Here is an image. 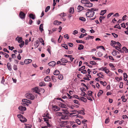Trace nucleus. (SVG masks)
<instances>
[{"label":"nucleus","mask_w":128,"mask_h":128,"mask_svg":"<svg viewBox=\"0 0 128 128\" xmlns=\"http://www.w3.org/2000/svg\"><path fill=\"white\" fill-rule=\"evenodd\" d=\"M63 110L64 111V112H56V114L57 116H62V118L63 119H66L68 118V116H67V114H68L66 113L67 110Z\"/></svg>","instance_id":"1"},{"label":"nucleus","mask_w":128,"mask_h":128,"mask_svg":"<svg viewBox=\"0 0 128 128\" xmlns=\"http://www.w3.org/2000/svg\"><path fill=\"white\" fill-rule=\"evenodd\" d=\"M89 12H86V17L88 18L92 17L94 16L95 12H94L92 11L90 9H88Z\"/></svg>","instance_id":"2"},{"label":"nucleus","mask_w":128,"mask_h":128,"mask_svg":"<svg viewBox=\"0 0 128 128\" xmlns=\"http://www.w3.org/2000/svg\"><path fill=\"white\" fill-rule=\"evenodd\" d=\"M25 96L28 98L30 99L33 100L34 99V96L31 94L28 93L25 94Z\"/></svg>","instance_id":"3"},{"label":"nucleus","mask_w":128,"mask_h":128,"mask_svg":"<svg viewBox=\"0 0 128 128\" xmlns=\"http://www.w3.org/2000/svg\"><path fill=\"white\" fill-rule=\"evenodd\" d=\"M18 109L21 112L20 113L22 114H23L24 113V111L26 110V108L25 107L23 106H20L18 107Z\"/></svg>","instance_id":"4"},{"label":"nucleus","mask_w":128,"mask_h":128,"mask_svg":"<svg viewBox=\"0 0 128 128\" xmlns=\"http://www.w3.org/2000/svg\"><path fill=\"white\" fill-rule=\"evenodd\" d=\"M93 5V4L90 3L88 0H87V2H86L84 6L87 7H90L92 6Z\"/></svg>","instance_id":"5"},{"label":"nucleus","mask_w":128,"mask_h":128,"mask_svg":"<svg viewBox=\"0 0 128 128\" xmlns=\"http://www.w3.org/2000/svg\"><path fill=\"white\" fill-rule=\"evenodd\" d=\"M49 114L48 113L44 114L43 115V116L45 117L43 118V119L44 121L48 122V119H50V117L49 116Z\"/></svg>","instance_id":"6"},{"label":"nucleus","mask_w":128,"mask_h":128,"mask_svg":"<svg viewBox=\"0 0 128 128\" xmlns=\"http://www.w3.org/2000/svg\"><path fill=\"white\" fill-rule=\"evenodd\" d=\"M52 109L53 111L56 112L60 110V108L56 106L52 105Z\"/></svg>","instance_id":"7"},{"label":"nucleus","mask_w":128,"mask_h":128,"mask_svg":"<svg viewBox=\"0 0 128 128\" xmlns=\"http://www.w3.org/2000/svg\"><path fill=\"white\" fill-rule=\"evenodd\" d=\"M56 64V62L54 61H52L49 62L48 64L49 66H52V67H53Z\"/></svg>","instance_id":"8"},{"label":"nucleus","mask_w":128,"mask_h":128,"mask_svg":"<svg viewBox=\"0 0 128 128\" xmlns=\"http://www.w3.org/2000/svg\"><path fill=\"white\" fill-rule=\"evenodd\" d=\"M19 16L22 19H23L25 18V14L22 12H20Z\"/></svg>","instance_id":"9"},{"label":"nucleus","mask_w":128,"mask_h":128,"mask_svg":"<svg viewBox=\"0 0 128 128\" xmlns=\"http://www.w3.org/2000/svg\"><path fill=\"white\" fill-rule=\"evenodd\" d=\"M78 12H80L84 9V8L83 6L80 5H78L77 8Z\"/></svg>","instance_id":"10"},{"label":"nucleus","mask_w":128,"mask_h":128,"mask_svg":"<svg viewBox=\"0 0 128 128\" xmlns=\"http://www.w3.org/2000/svg\"><path fill=\"white\" fill-rule=\"evenodd\" d=\"M32 60L30 59H26L24 60V63L26 64H28L32 62Z\"/></svg>","instance_id":"11"},{"label":"nucleus","mask_w":128,"mask_h":128,"mask_svg":"<svg viewBox=\"0 0 128 128\" xmlns=\"http://www.w3.org/2000/svg\"><path fill=\"white\" fill-rule=\"evenodd\" d=\"M16 40L18 41L19 43H20L23 42L22 38L21 37H18V36L16 38Z\"/></svg>","instance_id":"12"},{"label":"nucleus","mask_w":128,"mask_h":128,"mask_svg":"<svg viewBox=\"0 0 128 128\" xmlns=\"http://www.w3.org/2000/svg\"><path fill=\"white\" fill-rule=\"evenodd\" d=\"M22 101L23 102H24L26 103H28L31 104L32 103V102L30 100L26 99H23L22 100Z\"/></svg>","instance_id":"13"},{"label":"nucleus","mask_w":128,"mask_h":128,"mask_svg":"<svg viewBox=\"0 0 128 128\" xmlns=\"http://www.w3.org/2000/svg\"><path fill=\"white\" fill-rule=\"evenodd\" d=\"M7 68L9 71H11L12 70V68L10 63L8 62L7 64Z\"/></svg>","instance_id":"14"},{"label":"nucleus","mask_w":128,"mask_h":128,"mask_svg":"<svg viewBox=\"0 0 128 128\" xmlns=\"http://www.w3.org/2000/svg\"><path fill=\"white\" fill-rule=\"evenodd\" d=\"M58 106L62 108H66V105L62 103H60L59 104Z\"/></svg>","instance_id":"15"},{"label":"nucleus","mask_w":128,"mask_h":128,"mask_svg":"<svg viewBox=\"0 0 128 128\" xmlns=\"http://www.w3.org/2000/svg\"><path fill=\"white\" fill-rule=\"evenodd\" d=\"M32 90L33 91L35 92L36 93H38L39 89L37 87L33 88H32Z\"/></svg>","instance_id":"16"},{"label":"nucleus","mask_w":128,"mask_h":128,"mask_svg":"<svg viewBox=\"0 0 128 128\" xmlns=\"http://www.w3.org/2000/svg\"><path fill=\"white\" fill-rule=\"evenodd\" d=\"M61 23V22H58V20H56L54 22L53 24L55 25H58Z\"/></svg>","instance_id":"17"},{"label":"nucleus","mask_w":128,"mask_h":128,"mask_svg":"<svg viewBox=\"0 0 128 128\" xmlns=\"http://www.w3.org/2000/svg\"><path fill=\"white\" fill-rule=\"evenodd\" d=\"M39 44L38 40H36L34 44V46L36 48H37L39 46Z\"/></svg>","instance_id":"18"},{"label":"nucleus","mask_w":128,"mask_h":128,"mask_svg":"<svg viewBox=\"0 0 128 128\" xmlns=\"http://www.w3.org/2000/svg\"><path fill=\"white\" fill-rule=\"evenodd\" d=\"M60 73L59 71L58 70H56L54 72V74L55 75H58Z\"/></svg>","instance_id":"19"},{"label":"nucleus","mask_w":128,"mask_h":128,"mask_svg":"<svg viewBox=\"0 0 128 128\" xmlns=\"http://www.w3.org/2000/svg\"><path fill=\"white\" fill-rule=\"evenodd\" d=\"M106 12V10H102L100 12V15L103 16L104 14H105Z\"/></svg>","instance_id":"20"},{"label":"nucleus","mask_w":128,"mask_h":128,"mask_svg":"<svg viewBox=\"0 0 128 128\" xmlns=\"http://www.w3.org/2000/svg\"><path fill=\"white\" fill-rule=\"evenodd\" d=\"M20 121L24 123L27 121V120L24 117L22 118L20 120Z\"/></svg>","instance_id":"21"},{"label":"nucleus","mask_w":128,"mask_h":128,"mask_svg":"<svg viewBox=\"0 0 128 128\" xmlns=\"http://www.w3.org/2000/svg\"><path fill=\"white\" fill-rule=\"evenodd\" d=\"M51 78L53 82H55L56 81V77L53 76H51Z\"/></svg>","instance_id":"22"},{"label":"nucleus","mask_w":128,"mask_h":128,"mask_svg":"<svg viewBox=\"0 0 128 128\" xmlns=\"http://www.w3.org/2000/svg\"><path fill=\"white\" fill-rule=\"evenodd\" d=\"M44 81L46 82H48L50 80V77L49 76H47L44 78Z\"/></svg>","instance_id":"23"},{"label":"nucleus","mask_w":128,"mask_h":128,"mask_svg":"<svg viewBox=\"0 0 128 128\" xmlns=\"http://www.w3.org/2000/svg\"><path fill=\"white\" fill-rule=\"evenodd\" d=\"M43 28V24H41L40 26L39 27V30L41 32H42L44 30V29Z\"/></svg>","instance_id":"24"},{"label":"nucleus","mask_w":128,"mask_h":128,"mask_svg":"<svg viewBox=\"0 0 128 128\" xmlns=\"http://www.w3.org/2000/svg\"><path fill=\"white\" fill-rule=\"evenodd\" d=\"M74 12V8L73 7H70V8L69 12L71 14L73 13Z\"/></svg>","instance_id":"25"},{"label":"nucleus","mask_w":128,"mask_h":128,"mask_svg":"<svg viewBox=\"0 0 128 128\" xmlns=\"http://www.w3.org/2000/svg\"><path fill=\"white\" fill-rule=\"evenodd\" d=\"M79 99L84 102H86L87 100L86 98L84 97H81Z\"/></svg>","instance_id":"26"},{"label":"nucleus","mask_w":128,"mask_h":128,"mask_svg":"<svg viewBox=\"0 0 128 128\" xmlns=\"http://www.w3.org/2000/svg\"><path fill=\"white\" fill-rule=\"evenodd\" d=\"M105 68H105V69H104V71L106 73L108 74L110 72V71L106 67Z\"/></svg>","instance_id":"27"},{"label":"nucleus","mask_w":128,"mask_h":128,"mask_svg":"<svg viewBox=\"0 0 128 128\" xmlns=\"http://www.w3.org/2000/svg\"><path fill=\"white\" fill-rule=\"evenodd\" d=\"M111 43L110 45H111L113 46H114V44H117V42H116L112 40Z\"/></svg>","instance_id":"28"},{"label":"nucleus","mask_w":128,"mask_h":128,"mask_svg":"<svg viewBox=\"0 0 128 128\" xmlns=\"http://www.w3.org/2000/svg\"><path fill=\"white\" fill-rule=\"evenodd\" d=\"M24 124L26 125L24 127L25 128H31L32 126L31 124Z\"/></svg>","instance_id":"29"},{"label":"nucleus","mask_w":128,"mask_h":128,"mask_svg":"<svg viewBox=\"0 0 128 128\" xmlns=\"http://www.w3.org/2000/svg\"><path fill=\"white\" fill-rule=\"evenodd\" d=\"M92 92L91 91H88L87 94L88 96H92Z\"/></svg>","instance_id":"30"},{"label":"nucleus","mask_w":128,"mask_h":128,"mask_svg":"<svg viewBox=\"0 0 128 128\" xmlns=\"http://www.w3.org/2000/svg\"><path fill=\"white\" fill-rule=\"evenodd\" d=\"M84 46H83L82 45H80L78 46V49L79 50H80L82 49H83L84 48Z\"/></svg>","instance_id":"31"},{"label":"nucleus","mask_w":128,"mask_h":128,"mask_svg":"<svg viewBox=\"0 0 128 128\" xmlns=\"http://www.w3.org/2000/svg\"><path fill=\"white\" fill-rule=\"evenodd\" d=\"M77 112H78V114H80L83 115L85 114V113H84V112L83 111V110H82L77 111Z\"/></svg>","instance_id":"32"},{"label":"nucleus","mask_w":128,"mask_h":128,"mask_svg":"<svg viewBox=\"0 0 128 128\" xmlns=\"http://www.w3.org/2000/svg\"><path fill=\"white\" fill-rule=\"evenodd\" d=\"M47 51L50 54H51V52L50 50L51 49V47L50 46H47Z\"/></svg>","instance_id":"33"},{"label":"nucleus","mask_w":128,"mask_h":128,"mask_svg":"<svg viewBox=\"0 0 128 128\" xmlns=\"http://www.w3.org/2000/svg\"><path fill=\"white\" fill-rule=\"evenodd\" d=\"M29 17L32 19H35V16L32 14H31L29 15Z\"/></svg>","instance_id":"34"},{"label":"nucleus","mask_w":128,"mask_h":128,"mask_svg":"<svg viewBox=\"0 0 128 128\" xmlns=\"http://www.w3.org/2000/svg\"><path fill=\"white\" fill-rule=\"evenodd\" d=\"M100 84H102L104 86H106L107 84V83L106 82H103L102 81H100Z\"/></svg>","instance_id":"35"},{"label":"nucleus","mask_w":128,"mask_h":128,"mask_svg":"<svg viewBox=\"0 0 128 128\" xmlns=\"http://www.w3.org/2000/svg\"><path fill=\"white\" fill-rule=\"evenodd\" d=\"M60 61L63 63H66L67 62V60L64 58H62L60 60Z\"/></svg>","instance_id":"36"},{"label":"nucleus","mask_w":128,"mask_h":128,"mask_svg":"<svg viewBox=\"0 0 128 128\" xmlns=\"http://www.w3.org/2000/svg\"><path fill=\"white\" fill-rule=\"evenodd\" d=\"M76 122L78 125H80V121L78 119H77L76 120Z\"/></svg>","instance_id":"37"},{"label":"nucleus","mask_w":128,"mask_h":128,"mask_svg":"<svg viewBox=\"0 0 128 128\" xmlns=\"http://www.w3.org/2000/svg\"><path fill=\"white\" fill-rule=\"evenodd\" d=\"M79 19L82 21L84 22L86 21V19L83 17H80Z\"/></svg>","instance_id":"38"},{"label":"nucleus","mask_w":128,"mask_h":128,"mask_svg":"<svg viewBox=\"0 0 128 128\" xmlns=\"http://www.w3.org/2000/svg\"><path fill=\"white\" fill-rule=\"evenodd\" d=\"M80 95L82 96L86 97L87 95L86 94L85 92H82L80 94Z\"/></svg>","instance_id":"39"},{"label":"nucleus","mask_w":128,"mask_h":128,"mask_svg":"<svg viewBox=\"0 0 128 128\" xmlns=\"http://www.w3.org/2000/svg\"><path fill=\"white\" fill-rule=\"evenodd\" d=\"M63 76L62 75L60 74L58 76V78L60 80H62L63 79Z\"/></svg>","instance_id":"40"},{"label":"nucleus","mask_w":128,"mask_h":128,"mask_svg":"<svg viewBox=\"0 0 128 128\" xmlns=\"http://www.w3.org/2000/svg\"><path fill=\"white\" fill-rule=\"evenodd\" d=\"M17 116L18 118H20V120L23 117L20 114H18L17 115Z\"/></svg>","instance_id":"41"},{"label":"nucleus","mask_w":128,"mask_h":128,"mask_svg":"<svg viewBox=\"0 0 128 128\" xmlns=\"http://www.w3.org/2000/svg\"><path fill=\"white\" fill-rule=\"evenodd\" d=\"M114 28H117L119 29H120L121 28L120 27L119 24H118L114 26Z\"/></svg>","instance_id":"42"},{"label":"nucleus","mask_w":128,"mask_h":128,"mask_svg":"<svg viewBox=\"0 0 128 128\" xmlns=\"http://www.w3.org/2000/svg\"><path fill=\"white\" fill-rule=\"evenodd\" d=\"M45 84L44 83V82H42L40 83L39 84V86H45Z\"/></svg>","instance_id":"43"},{"label":"nucleus","mask_w":128,"mask_h":128,"mask_svg":"<svg viewBox=\"0 0 128 128\" xmlns=\"http://www.w3.org/2000/svg\"><path fill=\"white\" fill-rule=\"evenodd\" d=\"M24 45V42L23 41L22 42L21 44H19V46L20 48L22 47Z\"/></svg>","instance_id":"44"},{"label":"nucleus","mask_w":128,"mask_h":128,"mask_svg":"<svg viewBox=\"0 0 128 128\" xmlns=\"http://www.w3.org/2000/svg\"><path fill=\"white\" fill-rule=\"evenodd\" d=\"M115 78L118 81H119L120 80L122 79L121 77L119 78L118 77H115Z\"/></svg>","instance_id":"45"},{"label":"nucleus","mask_w":128,"mask_h":128,"mask_svg":"<svg viewBox=\"0 0 128 128\" xmlns=\"http://www.w3.org/2000/svg\"><path fill=\"white\" fill-rule=\"evenodd\" d=\"M50 6H47L46 8L45 12H47L48 10L50 9Z\"/></svg>","instance_id":"46"},{"label":"nucleus","mask_w":128,"mask_h":128,"mask_svg":"<svg viewBox=\"0 0 128 128\" xmlns=\"http://www.w3.org/2000/svg\"><path fill=\"white\" fill-rule=\"evenodd\" d=\"M87 0H82L81 1V2L82 4H84L86 3V2H87Z\"/></svg>","instance_id":"47"},{"label":"nucleus","mask_w":128,"mask_h":128,"mask_svg":"<svg viewBox=\"0 0 128 128\" xmlns=\"http://www.w3.org/2000/svg\"><path fill=\"white\" fill-rule=\"evenodd\" d=\"M90 10L91 11L94 12L98 10V9L95 8H92Z\"/></svg>","instance_id":"48"},{"label":"nucleus","mask_w":128,"mask_h":128,"mask_svg":"<svg viewBox=\"0 0 128 128\" xmlns=\"http://www.w3.org/2000/svg\"><path fill=\"white\" fill-rule=\"evenodd\" d=\"M112 55L114 56H115L117 54V53L115 50H114L112 52Z\"/></svg>","instance_id":"49"},{"label":"nucleus","mask_w":128,"mask_h":128,"mask_svg":"<svg viewBox=\"0 0 128 128\" xmlns=\"http://www.w3.org/2000/svg\"><path fill=\"white\" fill-rule=\"evenodd\" d=\"M90 63L91 64L95 65L96 64V62L94 61H91L90 62Z\"/></svg>","instance_id":"50"},{"label":"nucleus","mask_w":128,"mask_h":128,"mask_svg":"<svg viewBox=\"0 0 128 128\" xmlns=\"http://www.w3.org/2000/svg\"><path fill=\"white\" fill-rule=\"evenodd\" d=\"M13 69L15 70H17V67L16 65H14L13 66Z\"/></svg>","instance_id":"51"},{"label":"nucleus","mask_w":128,"mask_h":128,"mask_svg":"<svg viewBox=\"0 0 128 128\" xmlns=\"http://www.w3.org/2000/svg\"><path fill=\"white\" fill-rule=\"evenodd\" d=\"M123 83L122 82H120V88H122Z\"/></svg>","instance_id":"52"},{"label":"nucleus","mask_w":128,"mask_h":128,"mask_svg":"<svg viewBox=\"0 0 128 128\" xmlns=\"http://www.w3.org/2000/svg\"><path fill=\"white\" fill-rule=\"evenodd\" d=\"M101 48L103 49L104 50H105V48H104V46H98L97 47V48L98 49V48Z\"/></svg>","instance_id":"53"},{"label":"nucleus","mask_w":128,"mask_h":128,"mask_svg":"<svg viewBox=\"0 0 128 128\" xmlns=\"http://www.w3.org/2000/svg\"><path fill=\"white\" fill-rule=\"evenodd\" d=\"M62 46L64 47L66 49H68V46L66 44H64Z\"/></svg>","instance_id":"54"},{"label":"nucleus","mask_w":128,"mask_h":128,"mask_svg":"<svg viewBox=\"0 0 128 128\" xmlns=\"http://www.w3.org/2000/svg\"><path fill=\"white\" fill-rule=\"evenodd\" d=\"M86 97L88 99V100H90V101H92V98L90 97V96H86Z\"/></svg>","instance_id":"55"},{"label":"nucleus","mask_w":128,"mask_h":128,"mask_svg":"<svg viewBox=\"0 0 128 128\" xmlns=\"http://www.w3.org/2000/svg\"><path fill=\"white\" fill-rule=\"evenodd\" d=\"M98 54L99 57L101 56H102V53L100 52H98Z\"/></svg>","instance_id":"56"},{"label":"nucleus","mask_w":128,"mask_h":128,"mask_svg":"<svg viewBox=\"0 0 128 128\" xmlns=\"http://www.w3.org/2000/svg\"><path fill=\"white\" fill-rule=\"evenodd\" d=\"M22 105L24 106H28L29 105V104H28L24 102L22 103Z\"/></svg>","instance_id":"57"},{"label":"nucleus","mask_w":128,"mask_h":128,"mask_svg":"<svg viewBox=\"0 0 128 128\" xmlns=\"http://www.w3.org/2000/svg\"><path fill=\"white\" fill-rule=\"evenodd\" d=\"M112 34L113 36L115 38H117L118 37V35L115 33H112Z\"/></svg>","instance_id":"58"},{"label":"nucleus","mask_w":128,"mask_h":128,"mask_svg":"<svg viewBox=\"0 0 128 128\" xmlns=\"http://www.w3.org/2000/svg\"><path fill=\"white\" fill-rule=\"evenodd\" d=\"M87 120L84 119L82 121V123L84 124H84H86L85 122H87Z\"/></svg>","instance_id":"59"},{"label":"nucleus","mask_w":128,"mask_h":128,"mask_svg":"<svg viewBox=\"0 0 128 128\" xmlns=\"http://www.w3.org/2000/svg\"><path fill=\"white\" fill-rule=\"evenodd\" d=\"M78 31L75 30L72 33L73 34L75 35L76 34H78Z\"/></svg>","instance_id":"60"},{"label":"nucleus","mask_w":128,"mask_h":128,"mask_svg":"<svg viewBox=\"0 0 128 128\" xmlns=\"http://www.w3.org/2000/svg\"><path fill=\"white\" fill-rule=\"evenodd\" d=\"M103 92V91L102 90H100L99 91V92H98V93L100 95L102 94Z\"/></svg>","instance_id":"61"},{"label":"nucleus","mask_w":128,"mask_h":128,"mask_svg":"<svg viewBox=\"0 0 128 128\" xmlns=\"http://www.w3.org/2000/svg\"><path fill=\"white\" fill-rule=\"evenodd\" d=\"M64 37L68 39L69 38V36L68 34H66L64 35Z\"/></svg>","instance_id":"62"},{"label":"nucleus","mask_w":128,"mask_h":128,"mask_svg":"<svg viewBox=\"0 0 128 128\" xmlns=\"http://www.w3.org/2000/svg\"><path fill=\"white\" fill-rule=\"evenodd\" d=\"M81 72L83 74H86L87 73V71L86 70H84L81 71Z\"/></svg>","instance_id":"63"},{"label":"nucleus","mask_w":128,"mask_h":128,"mask_svg":"<svg viewBox=\"0 0 128 128\" xmlns=\"http://www.w3.org/2000/svg\"><path fill=\"white\" fill-rule=\"evenodd\" d=\"M39 40L40 42H41L42 43V42H44V40L42 38H39Z\"/></svg>","instance_id":"64"}]
</instances>
